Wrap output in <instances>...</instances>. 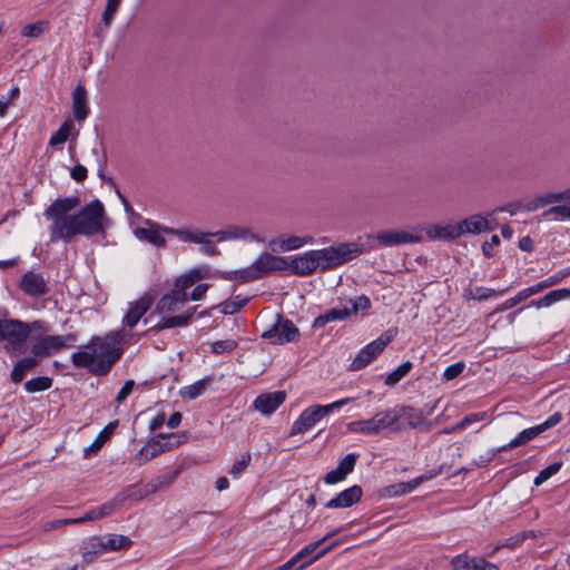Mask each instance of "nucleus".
Segmentation results:
<instances>
[{"instance_id":"1","label":"nucleus","mask_w":570,"mask_h":570,"mask_svg":"<svg viewBox=\"0 0 570 570\" xmlns=\"http://www.w3.org/2000/svg\"><path fill=\"white\" fill-rule=\"evenodd\" d=\"M122 334L119 331L105 336H92L83 351L71 355L73 366L86 368L96 376L107 375L122 355V348L119 346Z\"/></svg>"},{"instance_id":"2","label":"nucleus","mask_w":570,"mask_h":570,"mask_svg":"<svg viewBox=\"0 0 570 570\" xmlns=\"http://www.w3.org/2000/svg\"><path fill=\"white\" fill-rule=\"evenodd\" d=\"M108 218L102 203L94 199L83 206L78 214L68 218V224L61 226L57 240L71 242L77 235L94 236L105 233Z\"/></svg>"},{"instance_id":"3","label":"nucleus","mask_w":570,"mask_h":570,"mask_svg":"<svg viewBox=\"0 0 570 570\" xmlns=\"http://www.w3.org/2000/svg\"><path fill=\"white\" fill-rule=\"evenodd\" d=\"M553 205L542 213L544 220L564 222L570 220V188L561 191H548L537 196L529 209H538Z\"/></svg>"},{"instance_id":"4","label":"nucleus","mask_w":570,"mask_h":570,"mask_svg":"<svg viewBox=\"0 0 570 570\" xmlns=\"http://www.w3.org/2000/svg\"><path fill=\"white\" fill-rule=\"evenodd\" d=\"M288 268V262L285 257L275 256L268 253L262 254L252 266L235 271L227 276V279H239L250 282L258 279L273 272H282Z\"/></svg>"},{"instance_id":"5","label":"nucleus","mask_w":570,"mask_h":570,"mask_svg":"<svg viewBox=\"0 0 570 570\" xmlns=\"http://www.w3.org/2000/svg\"><path fill=\"white\" fill-rule=\"evenodd\" d=\"M320 268L328 271L343 265L363 253L362 245L357 243H340L323 249H314Z\"/></svg>"},{"instance_id":"6","label":"nucleus","mask_w":570,"mask_h":570,"mask_svg":"<svg viewBox=\"0 0 570 570\" xmlns=\"http://www.w3.org/2000/svg\"><path fill=\"white\" fill-rule=\"evenodd\" d=\"M561 420H562V414L560 412H556L550 417H548L544 422H542L541 424H538V425L529 428V429H524L509 443H507L502 446L492 449L489 452V455L485 459L481 460L480 463H478V465H480V466L487 465L489 462H491L494 459L497 453L504 452V451L515 449L518 446L527 444L531 440L539 436L541 433H543L547 430L559 424L561 422Z\"/></svg>"},{"instance_id":"7","label":"nucleus","mask_w":570,"mask_h":570,"mask_svg":"<svg viewBox=\"0 0 570 570\" xmlns=\"http://www.w3.org/2000/svg\"><path fill=\"white\" fill-rule=\"evenodd\" d=\"M355 400L356 397H345L327 405L308 406L301 413L298 419L293 423L289 434L297 435L305 433L306 431L312 429L317 422H320L324 416L328 415L334 410L340 409Z\"/></svg>"},{"instance_id":"8","label":"nucleus","mask_w":570,"mask_h":570,"mask_svg":"<svg viewBox=\"0 0 570 570\" xmlns=\"http://www.w3.org/2000/svg\"><path fill=\"white\" fill-rule=\"evenodd\" d=\"M79 205L78 197H68L55 200L43 213V216L51 220L50 226V240L57 242V236L63 224H68V218L72 217L73 214L70 212Z\"/></svg>"},{"instance_id":"9","label":"nucleus","mask_w":570,"mask_h":570,"mask_svg":"<svg viewBox=\"0 0 570 570\" xmlns=\"http://www.w3.org/2000/svg\"><path fill=\"white\" fill-rule=\"evenodd\" d=\"M153 491H155V488H153L150 491H146L145 493H141L139 490L136 489V487H129L126 490H124L122 492H120L112 500L86 512L82 517H80V521L82 523H85L88 521L99 520L105 517H108V515L112 514L126 500H128V499L140 500L146 495V493L153 492Z\"/></svg>"},{"instance_id":"10","label":"nucleus","mask_w":570,"mask_h":570,"mask_svg":"<svg viewBox=\"0 0 570 570\" xmlns=\"http://www.w3.org/2000/svg\"><path fill=\"white\" fill-rule=\"evenodd\" d=\"M77 341V334L69 333L66 335H45L31 345V354L41 362L43 358L60 352L61 350L72 346Z\"/></svg>"},{"instance_id":"11","label":"nucleus","mask_w":570,"mask_h":570,"mask_svg":"<svg viewBox=\"0 0 570 570\" xmlns=\"http://www.w3.org/2000/svg\"><path fill=\"white\" fill-rule=\"evenodd\" d=\"M166 235L175 236L184 243L202 245L200 252L207 256L219 254L216 245L209 239L216 237L214 232H203L196 228H169L165 229Z\"/></svg>"},{"instance_id":"12","label":"nucleus","mask_w":570,"mask_h":570,"mask_svg":"<svg viewBox=\"0 0 570 570\" xmlns=\"http://www.w3.org/2000/svg\"><path fill=\"white\" fill-rule=\"evenodd\" d=\"M262 336L272 344L283 345L297 342L301 333L298 327L282 314H276L275 323L271 328L263 332Z\"/></svg>"},{"instance_id":"13","label":"nucleus","mask_w":570,"mask_h":570,"mask_svg":"<svg viewBox=\"0 0 570 570\" xmlns=\"http://www.w3.org/2000/svg\"><path fill=\"white\" fill-rule=\"evenodd\" d=\"M29 337L27 323L16 318L0 320V342L8 343V350L19 351Z\"/></svg>"},{"instance_id":"14","label":"nucleus","mask_w":570,"mask_h":570,"mask_svg":"<svg viewBox=\"0 0 570 570\" xmlns=\"http://www.w3.org/2000/svg\"><path fill=\"white\" fill-rule=\"evenodd\" d=\"M393 335L390 331L383 333L377 340L364 346L350 365L351 371H358L367 366L379 354H381Z\"/></svg>"},{"instance_id":"15","label":"nucleus","mask_w":570,"mask_h":570,"mask_svg":"<svg viewBox=\"0 0 570 570\" xmlns=\"http://www.w3.org/2000/svg\"><path fill=\"white\" fill-rule=\"evenodd\" d=\"M381 246L394 247L403 244H419L423 240L422 236L404 229L381 230L373 236Z\"/></svg>"},{"instance_id":"16","label":"nucleus","mask_w":570,"mask_h":570,"mask_svg":"<svg viewBox=\"0 0 570 570\" xmlns=\"http://www.w3.org/2000/svg\"><path fill=\"white\" fill-rule=\"evenodd\" d=\"M170 227L161 226L150 219L144 220V226L137 227L134 230L135 236L142 242L150 243L151 245L164 248L167 245V242L163 234L165 229H169Z\"/></svg>"},{"instance_id":"17","label":"nucleus","mask_w":570,"mask_h":570,"mask_svg":"<svg viewBox=\"0 0 570 570\" xmlns=\"http://www.w3.org/2000/svg\"><path fill=\"white\" fill-rule=\"evenodd\" d=\"M313 242L314 238L312 236L282 235L279 237L272 238L268 242V247L274 253H284L298 249L306 244H312Z\"/></svg>"},{"instance_id":"18","label":"nucleus","mask_w":570,"mask_h":570,"mask_svg":"<svg viewBox=\"0 0 570 570\" xmlns=\"http://www.w3.org/2000/svg\"><path fill=\"white\" fill-rule=\"evenodd\" d=\"M459 237L465 234H481L493 230L490 220L481 214H473L461 222L456 223Z\"/></svg>"},{"instance_id":"19","label":"nucleus","mask_w":570,"mask_h":570,"mask_svg":"<svg viewBox=\"0 0 570 570\" xmlns=\"http://www.w3.org/2000/svg\"><path fill=\"white\" fill-rule=\"evenodd\" d=\"M19 287L26 295L31 297H40L49 292L45 278L40 274L33 272H27L23 274Z\"/></svg>"},{"instance_id":"20","label":"nucleus","mask_w":570,"mask_h":570,"mask_svg":"<svg viewBox=\"0 0 570 570\" xmlns=\"http://www.w3.org/2000/svg\"><path fill=\"white\" fill-rule=\"evenodd\" d=\"M218 242L230 240V239H244L253 242H264L259 235L255 234L252 228L243 225H232L225 229L214 232Z\"/></svg>"},{"instance_id":"21","label":"nucleus","mask_w":570,"mask_h":570,"mask_svg":"<svg viewBox=\"0 0 570 570\" xmlns=\"http://www.w3.org/2000/svg\"><path fill=\"white\" fill-rule=\"evenodd\" d=\"M285 399L286 393L284 391L263 393L255 399L253 406L262 414L269 415L284 403Z\"/></svg>"},{"instance_id":"22","label":"nucleus","mask_w":570,"mask_h":570,"mask_svg":"<svg viewBox=\"0 0 570 570\" xmlns=\"http://www.w3.org/2000/svg\"><path fill=\"white\" fill-rule=\"evenodd\" d=\"M453 570H499L498 566L483 558L459 554L451 560Z\"/></svg>"},{"instance_id":"23","label":"nucleus","mask_w":570,"mask_h":570,"mask_svg":"<svg viewBox=\"0 0 570 570\" xmlns=\"http://www.w3.org/2000/svg\"><path fill=\"white\" fill-rule=\"evenodd\" d=\"M288 267L292 268L293 273L299 276H307L313 274L320 268L316 255L314 250L306 252L303 255L294 256L288 263Z\"/></svg>"},{"instance_id":"24","label":"nucleus","mask_w":570,"mask_h":570,"mask_svg":"<svg viewBox=\"0 0 570 570\" xmlns=\"http://www.w3.org/2000/svg\"><path fill=\"white\" fill-rule=\"evenodd\" d=\"M187 301V294H179L178 289H171L158 301L156 309L161 315L173 314L179 312Z\"/></svg>"},{"instance_id":"25","label":"nucleus","mask_w":570,"mask_h":570,"mask_svg":"<svg viewBox=\"0 0 570 570\" xmlns=\"http://www.w3.org/2000/svg\"><path fill=\"white\" fill-rule=\"evenodd\" d=\"M363 495V490L360 485H352L344 491L340 492L336 497L331 499L325 507L328 509L350 508L357 503Z\"/></svg>"},{"instance_id":"26","label":"nucleus","mask_w":570,"mask_h":570,"mask_svg":"<svg viewBox=\"0 0 570 570\" xmlns=\"http://www.w3.org/2000/svg\"><path fill=\"white\" fill-rule=\"evenodd\" d=\"M401 411L402 410H397V406H395L391 410L380 411L374 415L380 433L384 430L392 433L403 431L399 414Z\"/></svg>"},{"instance_id":"27","label":"nucleus","mask_w":570,"mask_h":570,"mask_svg":"<svg viewBox=\"0 0 570 570\" xmlns=\"http://www.w3.org/2000/svg\"><path fill=\"white\" fill-rule=\"evenodd\" d=\"M420 230L425 232L426 237L431 240L453 242V240L460 238L456 224H446V225L434 224V225L420 227Z\"/></svg>"},{"instance_id":"28","label":"nucleus","mask_w":570,"mask_h":570,"mask_svg":"<svg viewBox=\"0 0 570 570\" xmlns=\"http://www.w3.org/2000/svg\"><path fill=\"white\" fill-rule=\"evenodd\" d=\"M153 303L154 299L150 295L141 296L138 301L130 305L128 312L124 316L122 323L128 327H134L151 307Z\"/></svg>"},{"instance_id":"29","label":"nucleus","mask_w":570,"mask_h":570,"mask_svg":"<svg viewBox=\"0 0 570 570\" xmlns=\"http://www.w3.org/2000/svg\"><path fill=\"white\" fill-rule=\"evenodd\" d=\"M40 364V361L35 356V354L24 356L20 360H18L10 373V379L14 384L21 383L28 372L32 371Z\"/></svg>"},{"instance_id":"30","label":"nucleus","mask_w":570,"mask_h":570,"mask_svg":"<svg viewBox=\"0 0 570 570\" xmlns=\"http://www.w3.org/2000/svg\"><path fill=\"white\" fill-rule=\"evenodd\" d=\"M196 309H197V306H194L180 315L169 316V317H166L165 315H163V317L159 320V322L157 324H155L151 327V330L159 332V331H163L166 328L187 326L190 323Z\"/></svg>"},{"instance_id":"31","label":"nucleus","mask_w":570,"mask_h":570,"mask_svg":"<svg viewBox=\"0 0 570 570\" xmlns=\"http://www.w3.org/2000/svg\"><path fill=\"white\" fill-rule=\"evenodd\" d=\"M161 440H166V436L164 433H159L155 439L149 441L136 455L135 461L139 465H142L147 461L164 453L165 451H164V448L161 444Z\"/></svg>"},{"instance_id":"32","label":"nucleus","mask_w":570,"mask_h":570,"mask_svg":"<svg viewBox=\"0 0 570 570\" xmlns=\"http://www.w3.org/2000/svg\"><path fill=\"white\" fill-rule=\"evenodd\" d=\"M72 110L73 116L78 121L87 118L89 108L87 100V91L83 86L79 85L72 92Z\"/></svg>"},{"instance_id":"33","label":"nucleus","mask_w":570,"mask_h":570,"mask_svg":"<svg viewBox=\"0 0 570 570\" xmlns=\"http://www.w3.org/2000/svg\"><path fill=\"white\" fill-rule=\"evenodd\" d=\"M82 560L86 563H91L99 556L106 553L104 549V543L100 541L99 537H91L87 541H85L80 548Z\"/></svg>"},{"instance_id":"34","label":"nucleus","mask_w":570,"mask_h":570,"mask_svg":"<svg viewBox=\"0 0 570 570\" xmlns=\"http://www.w3.org/2000/svg\"><path fill=\"white\" fill-rule=\"evenodd\" d=\"M397 410H403L399 413L403 431L409 428L415 429L423 424L424 416L421 411L404 405H397Z\"/></svg>"},{"instance_id":"35","label":"nucleus","mask_w":570,"mask_h":570,"mask_svg":"<svg viewBox=\"0 0 570 570\" xmlns=\"http://www.w3.org/2000/svg\"><path fill=\"white\" fill-rule=\"evenodd\" d=\"M351 316L347 304L342 307H334L326 313L317 316L313 322V327L320 328L330 322L343 321Z\"/></svg>"},{"instance_id":"36","label":"nucleus","mask_w":570,"mask_h":570,"mask_svg":"<svg viewBox=\"0 0 570 570\" xmlns=\"http://www.w3.org/2000/svg\"><path fill=\"white\" fill-rule=\"evenodd\" d=\"M99 539L104 543L105 552L128 550L132 544V541L122 534L110 533L99 537Z\"/></svg>"},{"instance_id":"37","label":"nucleus","mask_w":570,"mask_h":570,"mask_svg":"<svg viewBox=\"0 0 570 570\" xmlns=\"http://www.w3.org/2000/svg\"><path fill=\"white\" fill-rule=\"evenodd\" d=\"M351 527V523L350 524H346V525H343L341 528H337L331 532H328L326 535H324L321 540L316 541V542H313V543H309L307 544L306 547H304L299 552H297L293 558L292 560L294 561L295 564H297L299 561H302L303 559L307 558L308 556L313 554L316 549L323 543L325 542L326 540H328L330 538L336 535L337 533L348 529Z\"/></svg>"},{"instance_id":"38","label":"nucleus","mask_w":570,"mask_h":570,"mask_svg":"<svg viewBox=\"0 0 570 570\" xmlns=\"http://www.w3.org/2000/svg\"><path fill=\"white\" fill-rule=\"evenodd\" d=\"M568 298H570V289L569 288H559V289L549 292L540 299L531 301L529 306H534L537 308L549 307L557 302L568 299Z\"/></svg>"},{"instance_id":"39","label":"nucleus","mask_w":570,"mask_h":570,"mask_svg":"<svg viewBox=\"0 0 570 570\" xmlns=\"http://www.w3.org/2000/svg\"><path fill=\"white\" fill-rule=\"evenodd\" d=\"M347 430L354 433H363L366 435L380 434L375 417L367 420L353 421L347 424Z\"/></svg>"},{"instance_id":"40","label":"nucleus","mask_w":570,"mask_h":570,"mask_svg":"<svg viewBox=\"0 0 570 570\" xmlns=\"http://www.w3.org/2000/svg\"><path fill=\"white\" fill-rule=\"evenodd\" d=\"M430 479V476H419L409 482H402L397 484L390 485L385 489L386 493L392 497L403 495L412 492L419 484H421L424 480Z\"/></svg>"},{"instance_id":"41","label":"nucleus","mask_w":570,"mask_h":570,"mask_svg":"<svg viewBox=\"0 0 570 570\" xmlns=\"http://www.w3.org/2000/svg\"><path fill=\"white\" fill-rule=\"evenodd\" d=\"M118 425L117 421L110 422L105 429L98 434L96 440L85 449V456L88 458L91 452H97L101 449L105 442L111 436L114 430Z\"/></svg>"},{"instance_id":"42","label":"nucleus","mask_w":570,"mask_h":570,"mask_svg":"<svg viewBox=\"0 0 570 570\" xmlns=\"http://www.w3.org/2000/svg\"><path fill=\"white\" fill-rule=\"evenodd\" d=\"M212 382V377H204L195 382L194 384L184 387V390L181 391V396L189 400L197 399L206 391V389L210 385Z\"/></svg>"},{"instance_id":"43","label":"nucleus","mask_w":570,"mask_h":570,"mask_svg":"<svg viewBox=\"0 0 570 570\" xmlns=\"http://www.w3.org/2000/svg\"><path fill=\"white\" fill-rule=\"evenodd\" d=\"M49 31V22L47 20H39L37 22L24 26L21 29V36L26 38H40Z\"/></svg>"},{"instance_id":"44","label":"nucleus","mask_w":570,"mask_h":570,"mask_svg":"<svg viewBox=\"0 0 570 570\" xmlns=\"http://www.w3.org/2000/svg\"><path fill=\"white\" fill-rule=\"evenodd\" d=\"M52 379L49 376H37L27 381L23 385L28 393L47 391L52 386Z\"/></svg>"},{"instance_id":"45","label":"nucleus","mask_w":570,"mask_h":570,"mask_svg":"<svg viewBox=\"0 0 570 570\" xmlns=\"http://www.w3.org/2000/svg\"><path fill=\"white\" fill-rule=\"evenodd\" d=\"M412 367L413 364L410 361L402 363L394 371L387 374V376L385 377V384L387 386L396 385L405 375L409 374Z\"/></svg>"},{"instance_id":"46","label":"nucleus","mask_w":570,"mask_h":570,"mask_svg":"<svg viewBox=\"0 0 570 570\" xmlns=\"http://www.w3.org/2000/svg\"><path fill=\"white\" fill-rule=\"evenodd\" d=\"M72 130L73 122L70 119L66 120L58 129V131L51 136L49 144L51 146L63 144L69 138Z\"/></svg>"},{"instance_id":"47","label":"nucleus","mask_w":570,"mask_h":570,"mask_svg":"<svg viewBox=\"0 0 570 570\" xmlns=\"http://www.w3.org/2000/svg\"><path fill=\"white\" fill-rule=\"evenodd\" d=\"M568 275H569V272L559 271L554 275L537 283L535 285L532 286L534 294H538L546 288H549V287H552V286L559 284Z\"/></svg>"},{"instance_id":"48","label":"nucleus","mask_w":570,"mask_h":570,"mask_svg":"<svg viewBox=\"0 0 570 570\" xmlns=\"http://www.w3.org/2000/svg\"><path fill=\"white\" fill-rule=\"evenodd\" d=\"M247 302V298H239V296H236L235 299H227L220 304L222 312L226 315L235 314L244 307Z\"/></svg>"},{"instance_id":"49","label":"nucleus","mask_w":570,"mask_h":570,"mask_svg":"<svg viewBox=\"0 0 570 570\" xmlns=\"http://www.w3.org/2000/svg\"><path fill=\"white\" fill-rule=\"evenodd\" d=\"M485 416H487L485 412L470 413V414L465 415L458 424L452 426L446 432H454V431L463 430L474 422L482 421Z\"/></svg>"},{"instance_id":"50","label":"nucleus","mask_w":570,"mask_h":570,"mask_svg":"<svg viewBox=\"0 0 570 570\" xmlns=\"http://www.w3.org/2000/svg\"><path fill=\"white\" fill-rule=\"evenodd\" d=\"M347 306L351 315H353L357 314L360 311H367L371 307V301L367 296L361 295L355 299H350Z\"/></svg>"},{"instance_id":"51","label":"nucleus","mask_w":570,"mask_h":570,"mask_svg":"<svg viewBox=\"0 0 570 570\" xmlns=\"http://www.w3.org/2000/svg\"><path fill=\"white\" fill-rule=\"evenodd\" d=\"M121 0H107V4L105 11L102 13L101 20L106 28H109L114 17L120 6Z\"/></svg>"},{"instance_id":"52","label":"nucleus","mask_w":570,"mask_h":570,"mask_svg":"<svg viewBox=\"0 0 570 570\" xmlns=\"http://www.w3.org/2000/svg\"><path fill=\"white\" fill-rule=\"evenodd\" d=\"M237 347V342L234 340L216 341L210 345V352L214 354L230 353Z\"/></svg>"},{"instance_id":"53","label":"nucleus","mask_w":570,"mask_h":570,"mask_svg":"<svg viewBox=\"0 0 570 570\" xmlns=\"http://www.w3.org/2000/svg\"><path fill=\"white\" fill-rule=\"evenodd\" d=\"M561 468L560 462L552 463L541 470L539 474L534 479V485L539 487L542 483H544L547 480H549L552 475H554Z\"/></svg>"},{"instance_id":"54","label":"nucleus","mask_w":570,"mask_h":570,"mask_svg":"<svg viewBox=\"0 0 570 570\" xmlns=\"http://www.w3.org/2000/svg\"><path fill=\"white\" fill-rule=\"evenodd\" d=\"M252 461V455L249 452L245 453L242 455V459L240 460H237L232 469L229 470V474L237 479L240 476V474L246 470V468L249 465Z\"/></svg>"},{"instance_id":"55","label":"nucleus","mask_w":570,"mask_h":570,"mask_svg":"<svg viewBox=\"0 0 570 570\" xmlns=\"http://www.w3.org/2000/svg\"><path fill=\"white\" fill-rule=\"evenodd\" d=\"M165 436L166 440H161L165 452L174 450L185 442V435L180 433H169L165 434Z\"/></svg>"},{"instance_id":"56","label":"nucleus","mask_w":570,"mask_h":570,"mask_svg":"<svg viewBox=\"0 0 570 570\" xmlns=\"http://www.w3.org/2000/svg\"><path fill=\"white\" fill-rule=\"evenodd\" d=\"M357 458L358 454L350 453L340 461L337 468H340L342 472L348 475L351 472H353Z\"/></svg>"},{"instance_id":"57","label":"nucleus","mask_w":570,"mask_h":570,"mask_svg":"<svg viewBox=\"0 0 570 570\" xmlns=\"http://www.w3.org/2000/svg\"><path fill=\"white\" fill-rule=\"evenodd\" d=\"M195 284L189 274L178 277L174 284L173 289H178L179 294H187L186 291Z\"/></svg>"},{"instance_id":"58","label":"nucleus","mask_w":570,"mask_h":570,"mask_svg":"<svg viewBox=\"0 0 570 570\" xmlns=\"http://www.w3.org/2000/svg\"><path fill=\"white\" fill-rule=\"evenodd\" d=\"M465 364L463 362L454 363L450 366H448L443 373V377L446 381H451L455 377H458L464 370Z\"/></svg>"},{"instance_id":"59","label":"nucleus","mask_w":570,"mask_h":570,"mask_svg":"<svg viewBox=\"0 0 570 570\" xmlns=\"http://www.w3.org/2000/svg\"><path fill=\"white\" fill-rule=\"evenodd\" d=\"M347 474L342 472L340 468H336L330 472H327L324 476V482L326 484H335L346 479Z\"/></svg>"},{"instance_id":"60","label":"nucleus","mask_w":570,"mask_h":570,"mask_svg":"<svg viewBox=\"0 0 570 570\" xmlns=\"http://www.w3.org/2000/svg\"><path fill=\"white\" fill-rule=\"evenodd\" d=\"M504 292H505V289L495 292L494 289L479 286V287H475V289H474L473 298L483 301V299H488L489 297L497 295V294L502 295Z\"/></svg>"},{"instance_id":"61","label":"nucleus","mask_w":570,"mask_h":570,"mask_svg":"<svg viewBox=\"0 0 570 570\" xmlns=\"http://www.w3.org/2000/svg\"><path fill=\"white\" fill-rule=\"evenodd\" d=\"M80 523H82L80 521V518L59 519V520L49 522L47 524L46 529L52 530V529H58V528H61V527L68 525V524H80Z\"/></svg>"},{"instance_id":"62","label":"nucleus","mask_w":570,"mask_h":570,"mask_svg":"<svg viewBox=\"0 0 570 570\" xmlns=\"http://www.w3.org/2000/svg\"><path fill=\"white\" fill-rule=\"evenodd\" d=\"M134 386H135L134 380L126 381L124 386L120 389V391L118 392V394L116 396V402L122 403L128 397V395L132 392Z\"/></svg>"},{"instance_id":"63","label":"nucleus","mask_w":570,"mask_h":570,"mask_svg":"<svg viewBox=\"0 0 570 570\" xmlns=\"http://www.w3.org/2000/svg\"><path fill=\"white\" fill-rule=\"evenodd\" d=\"M500 244V238L498 235H493L490 242H484L482 244V253L487 258L493 256V247Z\"/></svg>"},{"instance_id":"64","label":"nucleus","mask_w":570,"mask_h":570,"mask_svg":"<svg viewBox=\"0 0 570 570\" xmlns=\"http://www.w3.org/2000/svg\"><path fill=\"white\" fill-rule=\"evenodd\" d=\"M209 288L208 284H198L190 294V299L200 301L205 297L207 289Z\"/></svg>"}]
</instances>
